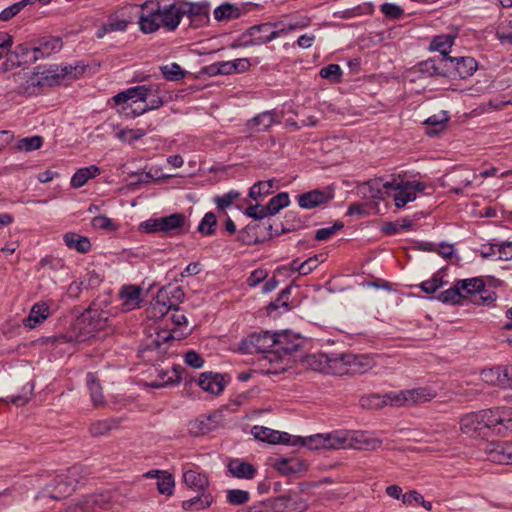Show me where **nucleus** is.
Masks as SVG:
<instances>
[{
	"instance_id": "f257e3e1",
	"label": "nucleus",
	"mask_w": 512,
	"mask_h": 512,
	"mask_svg": "<svg viewBox=\"0 0 512 512\" xmlns=\"http://www.w3.org/2000/svg\"><path fill=\"white\" fill-rule=\"evenodd\" d=\"M460 430L471 438L486 437L489 433L507 436L512 433V407H497L471 412L459 421Z\"/></svg>"
},
{
	"instance_id": "f03ea898",
	"label": "nucleus",
	"mask_w": 512,
	"mask_h": 512,
	"mask_svg": "<svg viewBox=\"0 0 512 512\" xmlns=\"http://www.w3.org/2000/svg\"><path fill=\"white\" fill-rule=\"evenodd\" d=\"M110 317L108 311L96 305L90 306L65 334L49 337L48 342L79 344L90 339L95 332L105 328Z\"/></svg>"
},
{
	"instance_id": "7ed1b4c3",
	"label": "nucleus",
	"mask_w": 512,
	"mask_h": 512,
	"mask_svg": "<svg viewBox=\"0 0 512 512\" xmlns=\"http://www.w3.org/2000/svg\"><path fill=\"white\" fill-rule=\"evenodd\" d=\"M183 13L175 4L160 6L158 2L147 1L139 11V28L145 33H153L160 27L175 30L182 19Z\"/></svg>"
},
{
	"instance_id": "20e7f679",
	"label": "nucleus",
	"mask_w": 512,
	"mask_h": 512,
	"mask_svg": "<svg viewBox=\"0 0 512 512\" xmlns=\"http://www.w3.org/2000/svg\"><path fill=\"white\" fill-rule=\"evenodd\" d=\"M437 392L431 386H420L411 389L391 391L383 395H373L369 398L371 404L376 407L390 405L393 407H410L432 401Z\"/></svg>"
},
{
	"instance_id": "39448f33",
	"label": "nucleus",
	"mask_w": 512,
	"mask_h": 512,
	"mask_svg": "<svg viewBox=\"0 0 512 512\" xmlns=\"http://www.w3.org/2000/svg\"><path fill=\"white\" fill-rule=\"evenodd\" d=\"M423 65L432 74L461 79L471 76L477 68L476 61L471 57H437L427 60Z\"/></svg>"
},
{
	"instance_id": "423d86ee",
	"label": "nucleus",
	"mask_w": 512,
	"mask_h": 512,
	"mask_svg": "<svg viewBox=\"0 0 512 512\" xmlns=\"http://www.w3.org/2000/svg\"><path fill=\"white\" fill-rule=\"evenodd\" d=\"M329 367L338 374L364 373L373 367L370 357L351 353L331 354L325 356Z\"/></svg>"
},
{
	"instance_id": "0eeeda50",
	"label": "nucleus",
	"mask_w": 512,
	"mask_h": 512,
	"mask_svg": "<svg viewBox=\"0 0 512 512\" xmlns=\"http://www.w3.org/2000/svg\"><path fill=\"white\" fill-rule=\"evenodd\" d=\"M383 188L386 190L393 188L395 193L393 194L395 206L397 208L404 207L407 203L412 202L416 199L417 192H422L425 189V185L419 181H404L402 179H393L383 184Z\"/></svg>"
},
{
	"instance_id": "6e6552de",
	"label": "nucleus",
	"mask_w": 512,
	"mask_h": 512,
	"mask_svg": "<svg viewBox=\"0 0 512 512\" xmlns=\"http://www.w3.org/2000/svg\"><path fill=\"white\" fill-rule=\"evenodd\" d=\"M274 333L268 331L253 333L240 343L239 349L245 354L269 353L273 356Z\"/></svg>"
},
{
	"instance_id": "1a4fd4ad",
	"label": "nucleus",
	"mask_w": 512,
	"mask_h": 512,
	"mask_svg": "<svg viewBox=\"0 0 512 512\" xmlns=\"http://www.w3.org/2000/svg\"><path fill=\"white\" fill-rule=\"evenodd\" d=\"M153 92H157L156 85H139L130 87L124 91H121L117 93L113 97V101L116 105H121V108L123 106L128 107V111H131L133 109L131 105L128 103L129 101L136 102H147L148 97Z\"/></svg>"
},
{
	"instance_id": "9d476101",
	"label": "nucleus",
	"mask_w": 512,
	"mask_h": 512,
	"mask_svg": "<svg viewBox=\"0 0 512 512\" xmlns=\"http://www.w3.org/2000/svg\"><path fill=\"white\" fill-rule=\"evenodd\" d=\"M273 356H286L298 350L302 340L299 335L289 330L274 333Z\"/></svg>"
},
{
	"instance_id": "9b49d317",
	"label": "nucleus",
	"mask_w": 512,
	"mask_h": 512,
	"mask_svg": "<svg viewBox=\"0 0 512 512\" xmlns=\"http://www.w3.org/2000/svg\"><path fill=\"white\" fill-rule=\"evenodd\" d=\"M487 459L497 464H512V442H490L485 446Z\"/></svg>"
},
{
	"instance_id": "f8f14e48",
	"label": "nucleus",
	"mask_w": 512,
	"mask_h": 512,
	"mask_svg": "<svg viewBox=\"0 0 512 512\" xmlns=\"http://www.w3.org/2000/svg\"><path fill=\"white\" fill-rule=\"evenodd\" d=\"M334 198L330 188L323 190H312L297 196L298 204L303 209H313L317 206L328 203Z\"/></svg>"
},
{
	"instance_id": "ddd939ff",
	"label": "nucleus",
	"mask_w": 512,
	"mask_h": 512,
	"mask_svg": "<svg viewBox=\"0 0 512 512\" xmlns=\"http://www.w3.org/2000/svg\"><path fill=\"white\" fill-rule=\"evenodd\" d=\"M251 434L255 437V439L267 442L269 444H290V440L292 439V436L286 432H280L268 427L258 425L252 427Z\"/></svg>"
},
{
	"instance_id": "4468645a",
	"label": "nucleus",
	"mask_w": 512,
	"mask_h": 512,
	"mask_svg": "<svg viewBox=\"0 0 512 512\" xmlns=\"http://www.w3.org/2000/svg\"><path fill=\"white\" fill-rule=\"evenodd\" d=\"M183 482L187 487L193 490H204L209 485L208 477L199 471V468L191 464H184L182 467Z\"/></svg>"
},
{
	"instance_id": "2eb2a0df",
	"label": "nucleus",
	"mask_w": 512,
	"mask_h": 512,
	"mask_svg": "<svg viewBox=\"0 0 512 512\" xmlns=\"http://www.w3.org/2000/svg\"><path fill=\"white\" fill-rule=\"evenodd\" d=\"M86 65L83 62H76L75 64H62L55 66L54 69L49 70V76L55 83H59L60 80L65 77H71L73 79L79 78L85 72Z\"/></svg>"
},
{
	"instance_id": "dca6fc26",
	"label": "nucleus",
	"mask_w": 512,
	"mask_h": 512,
	"mask_svg": "<svg viewBox=\"0 0 512 512\" xmlns=\"http://www.w3.org/2000/svg\"><path fill=\"white\" fill-rule=\"evenodd\" d=\"M198 385L206 392L214 395L220 394L226 385L224 376L214 372H204L199 376Z\"/></svg>"
},
{
	"instance_id": "f3484780",
	"label": "nucleus",
	"mask_w": 512,
	"mask_h": 512,
	"mask_svg": "<svg viewBox=\"0 0 512 512\" xmlns=\"http://www.w3.org/2000/svg\"><path fill=\"white\" fill-rule=\"evenodd\" d=\"M350 443V449L375 450L381 447L382 440L365 431L350 430Z\"/></svg>"
},
{
	"instance_id": "a211bd4d",
	"label": "nucleus",
	"mask_w": 512,
	"mask_h": 512,
	"mask_svg": "<svg viewBox=\"0 0 512 512\" xmlns=\"http://www.w3.org/2000/svg\"><path fill=\"white\" fill-rule=\"evenodd\" d=\"M273 24L264 23L249 28L248 33L253 37V44H264L271 42L284 32L282 30H273Z\"/></svg>"
},
{
	"instance_id": "6ab92c4d",
	"label": "nucleus",
	"mask_w": 512,
	"mask_h": 512,
	"mask_svg": "<svg viewBox=\"0 0 512 512\" xmlns=\"http://www.w3.org/2000/svg\"><path fill=\"white\" fill-rule=\"evenodd\" d=\"M141 291L142 289L135 285H126L121 288L119 296L124 310L131 311L140 307Z\"/></svg>"
},
{
	"instance_id": "aec40b11",
	"label": "nucleus",
	"mask_w": 512,
	"mask_h": 512,
	"mask_svg": "<svg viewBox=\"0 0 512 512\" xmlns=\"http://www.w3.org/2000/svg\"><path fill=\"white\" fill-rule=\"evenodd\" d=\"M63 42L59 37H48L40 40L39 45L33 48V58L38 60L48 57L62 49Z\"/></svg>"
},
{
	"instance_id": "412c9836",
	"label": "nucleus",
	"mask_w": 512,
	"mask_h": 512,
	"mask_svg": "<svg viewBox=\"0 0 512 512\" xmlns=\"http://www.w3.org/2000/svg\"><path fill=\"white\" fill-rule=\"evenodd\" d=\"M217 415H202L197 419L190 421L189 432L195 436L205 435L218 426Z\"/></svg>"
},
{
	"instance_id": "4be33fe9",
	"label": "nucleus",
	"mask_w": 512,
	"mask_h": 512,
	"mask_svg": "<svg viewBox=\"0 0 512 512\" xmlns=\"http://www.w3.org/2000/svg\"><path fill=\"white\" fill-rule=\"evenodd\" d=\"M186 221L187 218L182 213L161 217V233L167 236L176 235L184 228Z\"/></svg>"
},
{
	"instance_id": "5701e85b",
	"label": "nucleus",
	"mask_w": 512,
	"mask_h": 512,
	"mask_svg": "<svg viewBox=\"0 0 512 512\" xmlns=\"http://www.w3.org/2000/svg\"><path fill=\"white\" fill-rule=\"evenodd\" d=\"M228 471L233 477L240 479H253L257 473L256 468L241 459H231L227 465Z\"/></svg>"
},
{
	"instance_id": "b1692460",
	"label": "nucleus",
	"mask_w": 512,
	"mask_h": 512,
	"mask_svg": "<svg viewBox=\"0 0 512 512\" xmlns=\"http://www.w3.org/2000/svg\"><path fill=\"white\" fill-rule=\"evenodd\" d=\"M326 440V449H350V430H335L330 433H324Z\"/></svg>"
},
{
	"instance_id": "393cba45",
	"label": "nucleus",
	"mask_w": 512,
	"mask_h": 512,
	"mask_svg": "<svg viewBox=\"0 0 512 512\" xmlns=\"http://www.w3.org/2000/svg\"><path fill=\"white\" fill-rule=\"evenodd\" d=\"M49 315V305L46 302L35 303L28 317L24 319V325L30 329L35 328L38 324L46 320Z\"/></svg>"
},
{
	"instance_id": "a878e982",
	"label": "nucleus",
	"mask_w": 512,
	"mask_h": 512,
	"mask_svg": "<svg viewBox=\"0 0 512 512\" xmlns=\"http://www.w3.org/2000/svg\"><path fill=\"white\" fill-rule=\"evenodd\" d=\"M156 88H157V92H153L152 94H150L152 97L148 100V103L145 104L142 108H139V109L135 108V109H131V111H128V107L123 106L119 110V113L123 114L126 117H136V116L144 114L147 111L160 108L163 105L164 101L159 96V87L157 85H156Z\"/></svg>"
},
{
	"instance_id": "bb28decb",
	"label": "nucleus",
	"mask_w": 512,
	"mask_h": 512,
	"mask_svg": "<svg viewBox=\"0 0 512 512\" xmlns=\"http://www.w3.org/2000/svg\"><path fill=\"white\" fill-rule=\"evenodd\" d=\"M100 174V168L96 165L83 167L78 169L71 178V186L80 188L84 186L90 179Z\"/></svg>"
},
{
	"instance_id": "cd10ccee",
	"label": "nucleus",
	"mask_w": 512,
	"mask_h": 512,
	"mask_svg": "<svg viewBox=\"0 0 512 512\" xmlns=\"http://www.w3.org/2000/svg\"><path fill=\"white\" fill-rule=\"evenodd\" d=\"M290 445H301L311 450L326 449L325 434H315L307 437H295L290 440Z\"/></svg>"
},
{
	"instance_id": "c85d7f7f",
	"label": "nucleus",
	"mask_w": 512,
	"mask_h": 512,
	"mask_svg": "<svg viewBox=\"0 0 512 512\" xmlns=\"http://www.w3.org/2000/svg\"><path fill=\"white\" fill-rule=\"evenodd\" d=\"M275 122L272 112H263L247 122V128L251 132H262L269 129Z\"/></svg>"
},
{
	"instance_id": "c756f323",
	"label": "nucleus",
	"mask_w": 512,
	"mask_h": 512,
	"mask_svg": "<svg viewBox=\"0 0 512 512\" xmlns=\"http://www.w3.org/2000/svg\"><path fill=\"white\" fill-rule=\"evenodd\" d=\"M171 308L172 304L167 301V297L162 293V291H160L156 298L151 302L148 313L152 318H161L165 316Z\"/></svg>"
},
{
	"instance_id": "7c9ffc66",
	"label": "nucleus",
	"mask_w": 512,
	"mask_h": 512,
	"mask_svg": "<svg viewBox=\"0 0 512 512\" xmlns=\"http://www.w3.org/2000/svg\"><path fill=\"white\" fill-rule=\"evenodd\" d=\"M66 246L70 249H75L80 253H86L90 250L91 244L87 237L78 235L73 232L66 233L63 236Z\"/></svg>"
},
{
	"instance_id": "2f4dec72",
	"label": "nucleus",
	"mask_w": 512,
	"mask_h": 512,
	"mask_svg": "<svg viewBox=\"0 0 512 512\" xmlns=\"http://www.w3.org/2000/svg\"><path fill=\"white\" fill-rule=\"evenodd\" d=\"M454 38L451 34L435 36L430 43V50L440 52L439 57H450L448 53L454 43Z\"/></svg>"
},
{
	"instance_id": "473e14b6",
	"label": "nucleus",
	"mask_w": 512,
	"mask_h": 512,
	"mask_svg": "<svg viewBox=\"0 0 512 512\" xmlns=\"http://www.w3.org/2000/svg\"><path fill=\"white\" fill-rule=\"evenodd\" d=\"M276 469L283 474L297 473L306 468L298 458H281L275 463Z\"/></svg>"
},
{
	"instance_id": "72a5a7b5",
	"label": "nucleus",
	"mask_w": 512,
	"mask_h": 512,
	"mask_svg": "<svg viewBox=\"0 0 512 512\" xmlns=\"http://www.w3.org/2000/svg\"><path fill=\"white\" fill-rule=\"evenodd\" d=\"M87 386L90 393L91 401L94 406H100L104 403L102 387L93 373L87 374Z\"/></svg>"
},
{
	"instance_id": "f704fd0d",
	"label": "nucleus",
	"mask_w": 512,
	"mask_h": 512,
	"mask_svg": "<svg viewBox=\"0 0 512 512\" xmlns=\"http://www.w3.org/2000/svg\"><path fill=\"white\" fill-rule=\"evenodd\" d=\"M212 502L213 498L210 494H202L200 496H196L189 500L183 501L182 508L186 511L203 510L210 507Z\"/></svg>"
},
{
	"instance_id": "c9c22d12",
	"label": "nucleus",
	"mask_w": 512,
	"mask_h": 512,
	"mask_svg": "<svg viewBox=\"0 0 512 512\" xmlns=\"http://www.w3.org/2000/svg\"><path fill=\"white\" fill-rule=\"evenodd\" d=\"M448 121V116L445 112L439 115L430 116L425 120L424 124L428 126L427 133L429 135H436L442 130L445 129L446 122Z\"/></svg>"
},
{
	"instance_id": "e433bc0d",
	"label": "nucleus",
	"mask_w": 512,
	"mask_h": 512,
	"mask_svg": "<svg viewBox=\"0 0 512 512\" xmlns=\"http://www.w3.org/2000/svg\"><path fill=\"white\" fill-rule=\"evenodd\" d=\"M214 17L218 21L236 19L240 16V10L235 5L225 3L218 6L214 12Z\"/></svg>"
},
{
	"instance_id": "4c0bfd02",
	"label": "nucleus",
	"mask_w": 512,
	"mask_h": 512,
	"mask_svg": "<svg viewBox=\"0 0 512 512\" xmlns=\"http://www.w3.org/2000/svg\"><path fill=\"white\" fill-rule=\"evenodd\" d=\"M42 144L43 138L35 135L19 139L15 144V148L20 152L27 153L41 148Z\"/></svg>"
},
{
	"instance_id": "58836bf2",
	"label": "nucleus",
	"mask_w": 512,
	"mask_h": 512,
	"mask_svg": "<svg viewBox=\"0 0 512 512\" xmlns=\"http://www.w3.org/2000/svg\"><path fill=\"white\" fill-rule=\"evenodd\" d=\"M128 21L124 19H114L109 21L108 23L102 25L98 31L96 32V37L101 39L106 34L112 32H122L127 29Z\"/></svg>"
},
{
	"instance_id": "ea45409f",
	"label": "nucleus",
	"mask_w": 512,
	"mask_h": 512,
	"mask_svg": "<svg viewBox=\"0 0 512 512\" xmlns=\"http://www.w3.org/2000/svg\"><path fill=\"white\" fill-rule=\"evenodd\" d=\"M173 339V335L168 330L157 331L156 334L149 339H147L145 343V350H153L160 349L161 346L167 343L169 340Z\"/></svg>"
},
{
	"instance_id": "a19ab883",
	"label": "nucleus",
	"mask_w": 512,
	"mask_h": 512,
	"mask_svg": "<svg viewBox=\"0 0 512 512\" xmlns=\"http://www.w3.org/2000/svg\"><path fill=\"white\" fill-rule=\"evenodd\" d=\"M290 203L289 195L286 192H281L272 197L267 203L266 207L270 216L277 214L281 209L287 207Z\"/></svg>"
},
{
	"instance_id": "79ce46f5",
	"label": "nucleus",
	"mask_w": 512,
	"mask_h": 512,
	"mask_svg": "<svg viewBox=\"0 0 512 512\" xmlns=\"http://www.w3.org/2000/svg\"><path fill=\"white\" fill-rule=\"evenodd\" d=\"M159 376H160L161 380L154 381L151 383V386L153 388L165 387L167 385H170V384H173L176 382H180V380H181V377L179 374V368L175 367V366L172 368L171 371H166V372L160 371Z\"/></svg>"
},
{
	"instance_id": "37998d69",
	"label": "nucleus",
	"mask_w": 512,
	"mask_h": 512,
	"mask_svg": "<svg viewBox=\"0 0 512 512\" xmlns=\"http://www.w3.org/2000/svg\"><path fill=\"white\" fill-rule=\"evenodd\" d=\"M456 283L460 291H465L467 294L482 292L484 289V281L481 278L458 280Z\"/></svg>"
},
{
	"instance_id": "c03bdc74",
	"label": "nucleus",
	"mask_w": 512,
	"mask_h": 512,
	"mask_svg": "<svg viewBox=\"0 0 512 512\" xmlns=\"http://www.w3.org/2000/svg\"><path fill=\"white\" fill-rule=\"evenodd\" d=\"M273 187H274L273 180L259 181L258 183L254 184L250 188L249 196L253 200L257 201L259 198L270 194Z\"/></svg>"
},
{
	"instance_id": "a18cd8bd",
	"label": "nucleus",
	"mask_w": 512,
	"mask_h": 512,
	"mask_svg": "<svg viewBox=\"0 0 512 512\" xmlns=\"http://www.w3.org/2000/svg\"><path fill=\"white\" fill-rule=\"evenodd\" d=\"M500 373H502V366H497L482 370L480 376L483 382L501 387Z\"/></svg>"
},
{
	"instance_id": "49530a36",
	"label": "nucleus",
	"mask_w": 512,
	"mask_h": 512,
	"mask_svg": "<svg viewBox=\"0 0 512 512\" xmlns=\"http://www.w3.org/2000/svg\"><path fill=\"white\" fill-rule=\"evenodd\" d=\"M160 70L169 81H178L185 76V71L177 63L161 66Z\"/></svg>"
},
{
	"instance_id": "de8ad7c7",
	"label": "nucleus",
	"mask_w": 512,
	"mask_h": 512,
	"mask_svg": "<svg viewBox=\"0 0 512 512\" xmlns=\"http://www.w3.org/2000/svg\"><path fill=\"white\" fill-rule=\"evenodd\" d=\"M216 224V215L213 212H207L198 225V231L204 235H212Z\"/></svg>"
},
{
	"instance_id": "09e8293b",
	"label": "nucleus",
	"mask_w": 512,
	"mask_h": 512,
	"mask_svg": "<svg viewBox=\"0 0 512 512\" xmlns=\"http://www.w3.org/2000/svg\"><path fill=\"white\" fill-rule=\"evenodd\" d=\"M174 478L171 474L168 472H163L162 476L159 477V480L157 481V488L159 493L164 495H172L173 489H174Z\"/></svg>"
},
{
	"instance_id": "8fccbe9b",
	"label": "nucleus",
	"mask_w": 512,
	"mask_h": 512,
	"mask_svg": "<svg viewBox=\"0 0 512 512\" xmlns=\"http://www.w3.org/2000/svg\"><path fill=\"white\" fill-rule=\"evenodd\" d=\"M476 177L477 175L473 172H466L457 175L456 179L454 180L457 186L453 187L451 191L456 194H461L463 192V187L470 186Z\"/></svg>"
},
{
	"instance_id": "3c124183",
	"label": "nucleus",
	"mask_w": 512,
	"mask_h": 512,
	"mask_svg": "<svg viewBox=\"0 0 512 512\" xmlns=\"http://www.w3.org/2000/svg\"><path fill=\"white\" fill-rule=\"evenodd\" d=\"M462 297L461 291L458 288L457 283L455 285L438 295V300L447 304H456Z\"/></svg>"
},
{
	"instance_id": "603ef678",
	"label": "nucleus",
	"mask_w": 512,
	"mask_h": 512,
	"mask_svg": "<svg viewBox=\"0 0 512 512\" xmlns=\"http://www.w3.org/2000/svg\"><path fill=\"white\" fill-rule=\"evenodd\" d=\"M320 76L333 83H338L341 80L342 70L338 64H329L320 70Z\"/></svg>"
},
{
	"instance_id": "864d4df0",
	"label": "nucleus",
	"mask_w": 512,
	"mask_h": 512,
	"mask_svg": "<svg viewBox=\"0 0 512 512\" xmlns=\"http://www.w3.org/2000/svg\"><path fill=\"white\" fill-rule=\"evenodd\" d=\"M239 197L240 193L238 191L231 190L222 196L215 197L214 203L219 210H225L226 208H229Z\"/></svg>"
},
{
	"instance_id": "5fc2aeb1",
	"label": "nucleus",
	"mask_w": 512,
	"mask_h": 512,
	"mask_svg": "<svg viewBox=\"0 0 512 512\" xmlns=\"http://www.w3.org/2000/svg\"><path fill=\"white\" fill-rule=\"evenodd\" d=\"M249 492L241 489H230L227 491V501L231 505H242L249 500Z\"/></svg>"
},
{
	"instance_id": "6e6d98bb",
	"label": "nucleus",
	"mask_w": 512,
	"mask_h": 512,
	"mask_svg": "<svg viewBox=\"0 0 512 512\" xmlns=\"http://www.w3.org/2000/svg\"><path fill=\"white\" fill-rule=\"evenodd\" d=\"M146 134L144 129H122L117 132L116 137L122 142L131 143L139 140Z\"/></svg>"
},
{
	"instance_id": "4d7b16f0",
	"label": "nucleus",
	"mask_w": 512,
	"mask_h": 512,
	"mask_svg": "<svg viewBox=\"0 0 512 512\" xmlns=\"http://www.w3.org/2000/svg\"><path fill=\"white\" fill-rule=\"evenodd\" d=\"M34 389V384L32 382H28L23 387V392L19 395H12L7 397L8 401L15 404L16 406H23L25 405L30 398V395L32 394V391Z\"/></svg>"
},
{
	"instance_id": "13d9d810",
	"label": "nucleus",
	"mask_w": 512,
	"mask_h": 512,
	"mask_svg": "<svg viewBox=\"0 0 512 512\" xmlns=\"http://www.w3.org/2000/svg\"><path fill=\"white\" fill-rule=\"evenodd\" d=\"M343 226L342 222L337 221L330 227L320 228L315 233V239L318 241L328 240L337 231L341 230Z\"/></svg>"
},
{
	"instance_id": "bf43d9fd",
	"label": "nucleus",
	"mask_w": 512,
	"mask_h": 512,
	"mask_svg": "<svg viewBox=\"0 0 512 512\" xmlns=\"http://www.w3.org/2000/svg\"><path fill=\"white\" fill-rule=\"evenodd\" d=\"M492 254H498L499 259L512 260V242H505L491 246Z\"/></svg>"
},
{
	"instance_id": "052dcab7",
	"label": "nucleus",
	"mask_w": 512,
	"mask_h": 512,
	"mask_svg": "<svg viewBox=\"0 0 512 512\" xmlns=\"http://www.w3.org/2000/svg\"><path fill=\"white\" fill-rule=\"evenodd\" d=\"M442 278L435 274L431 279L424 281L420 284V288L423 292L432 294L443 286Z\"/></svg>"
},
{
	"instance_id": "680f3d73",
	"label": "nucleus",
	"mask_w": 512,
	"mask_h": 512,
	"mask_svg": "<svg viewBox=\"0 0 512 512\" xmlns=\"http://www.w3.org/2000/svg\"><path fill=\"white\" fill-rule=\"evenodd\" d=\"M380 10L386 17L391 19H398L404 13L403 9L394 3H384L381 5Z\"/></svg>"
},
{
	"instance_id": "e2e57ef3",
	"label": "nucleus",
	"mask_w": 512,
	"mask_h": 512,
	"mask_svg": "<svg viewBox=\"0 0 512 512\" xmlns=\"http://www.w3.org/2000/svg\"><path fill=\"white\" fill-rule=\"evenodd\" d=\"M55 482L56 488L58 489V495H55L54 498L69 495L74 490V483L65 481L64 476H59Z\"/></svg>"
},
{
	"instance_id": "0e129e2a",
	"label": "nucleus",
	"mask_w": 512,
	"mask_h": 512,
	"mask_svg": "<svg viewBox=\"0 0 512 512\" xmlns=\"http://www.w3.org/2000/svg\"><path fill=\"white\" fill-rule=\"evenodd\" d=\"M184 362L192 367V368H195V369H199L201 367H203L204 365V360L203 358L201 357L200 354H198L197 352L191 350V351H188L187 353H185L184 355Z\"/></svg>"
},
{
	"instance_id": "69168bd1",
	"label": "nucleus",
	"mask_w": 512,
	"mask_h": 512,
	"mask_svg": "<svg viewBox=\"0 0 512 512\" xmlns=\"http://www.w3.org/2000/svg\"><path fill=\"white\" fill-rule=\"evenodd\" d=\"M245 214L248 217L254 218V219H264L269 215V212L267 210L266 206H260V205H251L246 208Z\"/></svg>"
},
{
	"instance_id": "338daca9",
	"label": "nucleus",
	"mask_w": 512,
	"mask_h": 512,
	"mask_svg": "<svg viewBox=\"0 0 512 512\" xmlns=\"http://www.w3.org/2000/svg\"><path fill=\"white\" fill-rule=\"evenodd\" d=\"M289 503L286 496H280L274 499L269 505L267 512H288Z\"/></svg>"
},
{
	"instance_id": "774afa93",
	"label": "nucleus",
	"mask_w": 512,
	"mask_h": 512,
	"mask_svg": "<svg viewBox=\"0 0 512 512\" xmlns=\"http://www.w3.org/2000/svg\"><path fill=\"white\" fill-rule=\"evenodd\" d=\"M319 264V258L317 255L310 257L297 267V271L300 275H308L311 273Z\"/></svg>"
}]
</instances>
